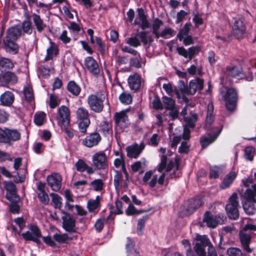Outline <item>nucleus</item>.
<instances>
[{
	"instance_id": "obj_1",
	"label": "nucleus",
	"mask_w": 256,
	"mask_h": 256,
	"mask_svg": "<svg viewBox=\"0 0 256 256\" xmlns=\"http://www.w3.org/2000/svg\"><path fill=\"white\" fill-rule=\"evenodd\" d=\"M179 160L178 157H176L175 163L172 160H170L168 165L167 157L165 155H162L160 157V162L157 166L156 169L160 172H162V174L158 178L156 174H153L152 170L146 172L142 178V181L144 184H148L150 188H154L156 186V184L160 186H162L164 184L166 174L162 172L166 169V172L170 171L174 166L176 170H178L179 167Z\"/></svg>"
},
{
	"instance_id": "obj_2",
	"label": "nucleus",
	"mask_w": 256,
	"mask_h": 256,
	"mask_svg": "<svg viewBox=\"0 0 256 256\" xmlns=\"http://www.w3.org/2000/svg\"><path fill=\"white\" fill-rule=\"evenodd\" d=\"M22 34V30L18 26H12L6 31L2 40V47L6 52L15 54L18 52L19 47L16 41Z\"/></svg>"
},
{
	"instance_id": "obj_3",
	"label": "nucleus",
	"mask_w": 256,
	"mask_h": 256,
	"mask_svg": "<svg viewBox=\"0 0 256 256\" xmlns=\"http://www.w3.org/2000/svg\"><path fill=\"white\" fill-rule=\"evenodd\" d=\"M244 201L242 203L244 211L248 215L254 214L256 211V184L247 188L243 194Z\"/></svg>"
},
{
	"instance_id": "obj_4",
	"label": "nucleus",
	"mask_w": 256,
	"mask_h": 256,
	"mask_svg": "<svg viewBox=\"0 0 256 256\" xmlns=\"http://www.w3.org/2000/svg\"><path fill=\"white\" fill-rule=\"evenodd\" d=\"M106 99V94L104 91L97 92L88 96L87 103L90 109L95 112H101L104 109V102Z\"/></svg>"
},
{
	"instance_id": "obj_5",
	"label": "nucleus",
	"mask_w": 256,
	"mask_h": 256,
	"mask_svg": "<svg viewBox=\"0 0 256 256\" xmlns=\"http://www.w3.org/2000/svg\"><path fill=\"white\" fill-rule=\"evenodd\" d=\"M50 120H56L59 126L64 127L69 125L70 122V110L66 106H60L58 110L57 114H52Z\"/></svg>"
},
{
	"instance_id": "obj_6",
	"label": "nucleus",
	"mask_w": 256,
	"mask_h": 256,
	"mask_svg": "<svg viewBox=\"0 0 256 256\" xmlns=\"http://www.w3.org/2000/svg\"><path fill=\"white\" fill-rule=\"evenodd\" d=\"M20 133L16 129L0 128V142L11 144L20 139Z\"/></svg>"
},
{
	"instance_id": "obj_7",
	"label": "nucleus",
	"mask_w": 256,
	"mask_h": 256,
	"mask_svg": "<svg viewBox=\"0 0 256 256\" xmlns=\"http://www.w3.org/2000/svg\"><path fill=\"white\" fill-rule=\"evenodd\" d=\"M256 230V225L252 224H247L245 225L242 231L239 234L241 244L244 250L248 253H251L253 251V249L249 247V244L251 241V234L247 231Z\"/></svg>"
},
{
	"instance_id": "obj_8",
	"label": "nucleus",
	"mask_w": 256,
	"mask_h": 256,
	"mask_svg": "<svg viewBox=\"0 0 256 256\" xmlns=\"http://www.w3.org/2000/svg\"><path fill=\"white\" fill-rule=\"evenodd\" d=\"M226 218L224 214L213 215L210 212L206 211L204 214L202 222L210 228H214L218 224H222L224 222Z\"/></svg>"
},
{
	"instance_id": "obj_9",
	"label": "nucleus",
	"mask_w": 256,
	"mask_h": 256,
	"mask_svg": "<svg viewBox=\"0 0 256 256\" xmlns=\"http://www.w3.org/2000/svg\"><path fill=\"white\" fill-rule=\"evenodd\" d=\"M238 206V194L234 192L230 197L228 203L226 206V210L230 218L233 220L238 218L239 216Z\"/></svg>"
},
{
	"instance_id": "obj_10",
	"label": "nucleus",
	"mask_w": 256,
	"mask_h": 256,
	"mask_svg": "<svg viewBox=\"0 0 256 256\" xmlns=\"http://www.w3.org/2000/svg\"><path fill=\"white\" fill-rule=\"evenodd\" d=\"M196 242L194 246V249L197 256H206V248L210 246L211 243L210 239L206 235H200L197 234L195 238Z\"/></svg>"
},
{
	"instance_id": "obj_11",
	"label": "nucleus",
	"mask_w": 256,
	"mask_h": 256,
	"mask_svg": "<svg viewBox=\"0 0 256 256\" xmlns=\"http://www.w3.org/2000/svg\"><path fill=\"white\" fill-rule=\"evenodd\" d=\"M77 119L80 120L78 128L80 132L85 134L90 124L88 110L83 107L79 108L76 111Z\"/></svg>"
},
{
	"instance_id": "obj_12",
	"label": "nucleus",
	"mask_w": 256,
	"mask_h": 256,
	"mask_svg": "<svg viewBox=\"0 0 256 256\" xmlns=\"http://www.w3.org/2000/svg\"><path fill=\"white\" fill-rule=\"evenodd\" d=\"M127 112L128 110H122L114 114L115 129L118 133L122 132L124 129L127 127L128 121V116L126 115Z\"/></svg>"
},
{
	"instance_id": "obj_13",
	"label": "nucleus",
	"mask_w": 256,
	"mask_h": 256,
	"mask_svg": "<svg viewBox=\"0 0 256 256\" xmlns=\"http://www.w3.org/2000/svg\"><path fill=\"white\" fill-rule=\"evenodd\" d=\"M246 32V26L242 18H234L232 26V32L234 36L238 40L242 38Z\"/></svg>"
},
{
	"instance_id": "obj_14",
	"label": "nucleus",
	"mask_w": 256,
	"mask_h": 256,
	"mask_svg": "<svg viewBox=\"0 0 256 256\" xmlns=\"http://www.w3.org/2000/svg\"><path fill=\"white\" fill-rule=\"evenodd\" d=\"M226 101V106L230 111L234 110L238 100V94L236 90L233 88H228L226 93L224 95Z\"/></svg>"
},
{
	"instance_id": "obj_15",
	"label": "nucleus",
	"mask_w": 256,
	"mask_h": 256,
	"mask_svg": "<svg viewBox=\"0 0 256 256\" xmlns=\"http://www.w3.org/2000/svg\"><path fill=\"white\" fill-rule=\"evenodd\" d=\"M29 228L30 231H27L22 234L23 238L26 240H30L40 244V238L42 237V234L38 227L36 225H31Z\"/></svg>"
},
{
	"instance_id": "obj_16",
	"label": "nucleus",
	"mask_w": 256,
	"mask_h": 256,
	"mask_svg": "<svg viewBox=\"0 0 256 256\" xmlns=\"http://www.w3.org/2000/svg\"><path fill=\"white\" fill-rule=\"evenodd\" d=\"M92 162L94 166L98 170H104L108 167L107 157L102 152L94 154L92 157Z\"/></svg>"
},
{
	"instance_id": "obj_17",
	"label": "nucleus",
	"mask_w": 256,
	"mask_h": 256,
	"mask_svg": "<svg viewBox=\"0 0 256 256\" xmlns=\"http://www.w3.org/2000/svg\"><path fill=\"white\" fill-rule=\"evenodd\" d=\"M204 202L202 198H192L185 204L184 207H186L184 214L189 215L191 214L196 208L203 204Z\"/></svg>"
},
{
	"instance_id": "obj_18",
	"label": "nucleus",
	"mask_w": 256,
	"mask_h": 256,
	"mask_svg": "<svg viewBox=\"0 0 256 256\" xmlns=\"http://www.w3.org/2000/svg\"><path fill=\"white\" fill-rule=\"evenodd\" d=\"M101 139L100 134L94 132L88 135L82 140V144L84 146L90 148L97 146Z\"/></svg>"
},
{
	"instance_id": "obj_19",
	"label": "nucleus",
	"mask_w": 256,
	"mask_h": 256,
	"mask_svg": "<svg viewBox=\"0 0 256 256\" xmlns=\"http://www.w3.org/2000/svg\"><path fill=\"white\" fill-rule=\"evenodd\" d=\"M144 147L145 144L142 142L140 144H134L127 146L126 148V151L128 157L132 158H136L144 148Z\"/></svg>"
},
{
	"instance_id": "obj_20",
	"label": "nucleus",
	"mask_w": 256,
	"mask_h": 256,
	"mask_svg": "<svg viewBox=\"0 0 256 256\" xmlns=\"http://www.w3.org/2000/svg\"><path fill=\"white\" fill-rule=\"evenodd\" d=\"M18 78L13 72H6L0 74V84L2 86H6L8 84H14L17 82Z\"/></svg>"
},
{
	"instance_id": "obj_21",
	"label": "nucleus",
	"mask_w": 256,
	"mask_h": 256,
	"mask_svg": "<svg viewBox=\"0 0 256 256\" xmlns=\"http://www.w3.org/2000/svg\"><path fill=\"white\" fill-rule=\"evenodd\" d=\"M4 186L8 193L6 198L8 200H14L16 202L20 201V198L16 193V187L15 184L11 182H4Z\"/></svg>"
},
{
	"instance_id": "obj_22",
	"label": "nucleus",
	"mask_w": 256,
	"mask_h": 256,
	"mask_svg": "<svg viewBox=\"0 0 256 256\" xmlns=\"http://www.w3.org/2000/svg\"><path fill=\"white\" fill-rule=\"evenodd\" d=\"M84 66L92 75L96 76L100 72L97 62L92 56H88L84 60Z\"/></svg>"
},
{
	"instance_id": "obj_23",
	"label": "nucleus",
	"mask_w": 256,
	"mask_h": 256,
	"mask_svg": "<svg viewBox=\"0 0 256 256\" xmlns=\"http://www.w3.org/2000/svg\"><path fill=\"white\" fill-rule=\"evenodd\" d=\"M47 182L52 190L58 192L61 188L62 178L58 174H52L47 177Z\"/></svg>"
},
{
	"instance_id": "obj_24",
	"label": "nucleus",
	"mask_w": 256,
	"mask_h": 256,
	"mask_svg": "<svg viewBox=\"0 0 256 256\" xmlns=\"http://www.w3.org/2000/svg\"><path fill=\"white\" fill-rule=\"evenodd\" d=\"M63 228L68 232H75L76 230L75 219L70 214H66L62 217Z\"/></svg>"
},
{
	"instance_id": "obj_25",
	"label": "nucleus",
	"mask_w": 256,
	"mask_h": 256,
	"mask_svg": "<svg viewBox=\"0 0 256 256\" xmlns=\"http://www.w3.org/2000/svg\"><path fill=\"white\" fill-rule=\"evenodd\" d=\"M204 80L200 78H196L191 80L188 88V94H194L198 90L203 88Z\"/></svg>"
},
{
	"instance_id": "obj_26",
	"label": "nucleus",
	"mask_w": 256,
	"mask_h": 256,
	"mask_svg": "<svg viewBox=\"0 0 256 256\" xmlns=\"http://www.w3.org/2000/svg\"><path fill=\"white\" fill-rule=\"evenodd\" d=\"M190 130L184 128L182 134V138L184 140L182 142L180 146L178 148V152L180 153H186L189 150V145L188 144V140L190 138Z\"/></svg>"
},
{
	"instance_id": "obj_27",
	"label": "nucleus",
	"mask_w": 256,
	"mask_h": 256,
	"mask_svg": "<svg viewBox=\"0 0 256 256\" xmlns=\"http://www.w3.org/2000/svg\"><path fill=\"white\" fill-rule=\"evenodd\" d=\"M213 112L214 106L212 102H209L207 106V111L205 124V127L207 130L212 129V126L214 120Z\"/></svg>"
},
{
	"instance_id": "obj_28",
	"label": "nucleus",
	"mask_w": 256,
	"mask_h": 256,
	"mask_svg": "<svg viewBox=\"0 0 256 256\" xmlns=\"http://www.w3.org/2000/svg\"><path fill=\"white\" fill-rule=\"evenodd\" d=\"M128 80L129 87L132 90H137L140 88L141 81L139 74H136L130 76Z\"/></svg>"
},
{
	"instance_id": "obj_29",
	"label": "nucleus",
	"mask_w": 256,
	"mask_h": 256,
	"mask_svg": "<svg viewBox=\"0 0 256 256\" xmlns=\"http://www.w3.org/2000/svg\"><path fill=\"white\" fill-rule=\"evenodd\" d=\"M14 100V94L10 91H6L0 96V102L4 106H10Z\"/></svg>"
},
{
	"instance_id": "obj_30",
	"label": "nucleus",
	"mask_w": 256,
	"mask_h": 256,
	"mask_svg": "<svg viewBox=\"0 0 256 256\" xmlns=\"http://www.w3.org/2000/svg\"><path fill=\"white\" fill-rule=\"evenodd\" d=\"M75 167L77 171L84 172L86 171L88 174H94V168L88 166L82 160H78L75 164Z\"/></svg>"
},
{
	"instance_id": "obj_31",
	"label": "nucleus",
	"mask_w": 256,
	"mask_h": 256,
	"mask_svg": "<svg viewBox=\"0 0 256 256\" xmlns=\"http://www.w3.org/2000/svg\"><path fill=\"white\" fill-rule=\"evenodd\" d=\"M221 130V129L219 130L218 132H215L213 134H209L206 136L200 139V144L202 147L203 148H206L210 144L213 142L220 134Z\"/></svg>"
},
{
	"instance_id": "obj_32",
	"label": "nucleus",
	"mask_w": 256,
	"mask_h": 256,
	"mask_svg": "<svg viewBox=\"0 0 256 256\" xmlns=\"http://www.w3.org/2000/svg\"><path fill=\"white\" fill-rule=\"evenodd\" d=\"M22 164V158H17L14 160V168L16 171L17 176H15L14 181L16 182H22L24 181L25 177L23 175H20L18 170Z\"/></svg>"
},
{
	"instance_id": "obj_33",
	"label": "nucleus",
	"mask_w": 256,
	"mask_h": 256,
	"mask_svg": "<svg viewBox=\"0 0 256 256\" xmlns=\"http://www.w3.org/2000/svg\"><path fill=\"white\" fill-rule=\"evenodd\" d=\"M138 22L135 21L136 24H140L142 29L144 30L149 27L150 24L148 20L146 19V16L144 14V12L142 9H138Z\"/></svg>"
},
{
	"instance_id": "obj_34",
	"label": "nucleus",
	"mask_w": 256,
	"mask_h": 256,
	"mask_svg": "<svg viewBox=\"0 0 256 256\" xmlns=\"http://www.w3.org/2000/svg\"><path fill=\"white\" fill-rule=\"evenodd\" d=\"M100 197L97 196L95 200H90L87 202V208L90 212L96 214L98 212V208L100 207Z\"/></svg>"
},
{
	"instance_id": "obj_35",
	"label": "nucleus",
	"mask_w": 256,
	"mask_h": 256,
	"mask_svg": "<svg viewBox=\"0 0 256 256\" xmlns=\"http://www.w3.org/2000/svg\"><path fill=\"white\" fill-rule=\"evenodd\" d=\"M32 17L37 30L39 32H42L46 27V24L44 22L40 16L34 13Z\"/></svg>"
},
{
	"instance_id": "obj_36",
	"label": "nucleus",
	"mask_w": 256,
	"mask_h": 256,
	"mask_svg": "<svg viewBox=\"0 0 256 256\" xmlns=\"http://www.w3.org/2000/svg\"><path fill=\"white\" fill-rule=\"evenodd\" d=\"M226 72L228 76L238 78L243 76L242 68L234 66L227 67Z\"/></svg>"
},
{
	"instance_id": "obj_37",
	"label": "nucleus",
	"mask_w": 256,
	"mask_h": 256,
	"mask_svg": "<svg viewBox=\"0 0 256 256\" xmlns=\"http://www.w3.org/2000/svg\"><path fill=\"white\" fill-rule=\"evenodd\" d=\"M236 177V174L235 172H229L225 176L220 186L222 189H225L230 186L232 184V182Z\"/></svg>"
},
{
	"instance_id": "obj_38",
	"label": "nucleus",
	"mask_w": 256,
	"mask_h": 256,
	"mask_svg": "<svg viewBox=\"0 0 256 256\" xmlns=\"http://www.w3.org/2000/svg\"><path fill=\"white\" fill-rule=\"evenodd\" d=\"M38 190L39 192L38 193V198L40 200L43 204H46L48 203L49 198L48 194L45 192L44 190V185L42 182H40L38 184Z\"/></svg>"
},
{
	"instance_id": "obj_39",
	"label": "nucleus",
	"mask_w": 256,
	"mask_h": 256,
	"mask_svg": "<svg viewBox=\"0 0 256 256\" xmlns=\"http://www.w3.org/2000/svg\"><path fill=\"white\" fill-rule=\"evenodd\" d=\"M58 54V49L56 44L50 42V46L46 50V55L44 58L45 60H48L52 59L54 56H56Z\"/></svg>"
},
{
	"instance_id": "obj_40",
	"label": "nucleus",
	"mask_w": 256,
	"mask_h": 256,
	"mask_svg": "<svg viewBox=\"0 0 256 256\" xmlns=\"http://www.w3.org/2000/svg\"><path fill=\"white\" fill-rule=\"evenodd\" d=\"M68 91L75 96L79 94L81 88L74 81L70 82L67 84Z\"/></svg>"
},
{
	"instance_id": "obj_41",
	"label": "nucleus",
	"mask_w": 256,
	"mask_h": 256,
	"mask_svg": "<svg viewBox=\"0 0 256 256\" xmlns=\"http://www.w3.org/2000/svg\"><path fill=\"white\" fill-rule=\"evenodd\" d=\"M100 131L107 136L112 133V125L108 122L104 121L100 125Z\"/></svg>"
},
{
	"instance_id": "obj_42",
	"label": "nucleus",
	"mask_w": 256,
	"mask_h": 256,
	"mask_svg": "<svg viewBox=\"0 0 256 256\" xmlns=\"http://www.w3.org/2000/svg\"><path fill=\"white\" fill-rule=\"evenodd\" d=\"M146 166V161L145 159H142L140 160L136 161L131 166L132 170L136 172L139 170L144 169Z\"/></svg>"
},
{
	"instance_id": "obj_43",
	"label": "nucleus",
	"mask_w": 256,
	"mask_h": 256,
	"mask_svg": "<svg viewBox=\"0 0 256 256\" xmlns=\"http://www.w3.org/2000/svg\"><path fill=\"white\" fill-rule=\"evenodd\" d=\"M13 63L10 60L6 58H2L0 60V70L2 72L14 67Z\"/></svg>"
},
{
	"instance_id": "obj_44",
	"label": "nucleus",
	"mask_w": 256,
	"mask_h": 256,
	"mask_svg": "<svg viewBox=\"0 0 256 256\" xmlns=\"http://www.w3.org/2000/svg\"><path fill=\"white\" fill-rule=\"evenodd\" d=\"M192 24L190 23H186L182 28L178 32L177 37L180 41L182 40L185 36L188 35V34L191 28Z\"/></svg>"
},
{
	"instance_id": "obj_45",
	"label": "nucleus",
	"mask_w": 256,
	"mask_h": 256,
	"mask_svg": "<svg viewBox=\"0 0 256 256\" xmlns=\"http://www.w3.org/2000/svg\"><path fill=\"white\" fill-rule=\"evenodd\" d=\"M46 114L44 112H36L34 116V122L37 126H42L46 120Z\"/></svg>"
},
{
	"instance_id": "obj_46",
	"label": "nucleus",
	"mask_w": 256,
	"mask_h": 256,
	"mask_svg": "<svg viewBox=\"0 0 256 256\" xmlns=\"http://www.w3.org/2000/svg\"><path fill=\"white\" fill-rule=\"evenodd\" d=\"M104 182L102 179H96L90 183V186L92 189L95 191L99 192L102 190Z\"/></svg>"
},
{
	"instance_id": "obj_47",
	"label": "nucleus",
	"mask_w": 256,
	"mask_h": 256,
	"mask_svg": "<svg viewBox=\"0 0 256 256\" xmlns=\"http://www.w3.org/2000/svg\"><path fill=\"white\" fill-rule=\"evenodd\" d=\"M226 254L228 256H244L242 250L236 247H230L227 249Z\"/></svg>"
},
{
	"instance_id": "obj_48",
	"label": "nucleus",
	"mask_w": 256,
	"mask_h": 256,
	"mask_svg": "<svg viewBox=\"0 0 256 256\" xmlns=\"http://www.w3.org/2000/svg\"><path fill=\"white\" fill-rule=\"evenodd\" d=\"M162 24V22L158 18L155 19L153 22L152 32L157 38H158L159 29Z\"/></svg>"
},
{
	"instance_id": "obj_49",
	"label": "nucleus",
	"mask_w": 256,
	"mask_h": 256,
	"mask_svg": "<svg viewBox=\"0 0 256 256\" xmlns=\"http://www.w3.org/2000/svg\"><path fill=\"white\" fill-rule=\"evenodd\" d=\"M119 100L122 103L129 104L132 102V97L128 93L122 92L120 95Z\"/></svg>"
},
{
	"instance_id": "obj_50",
	"label": "nucleus",
	"mask_w": 256,
	"mask_h": 256,
	"mask_svg": "<svg viewBox=\"0 0 256 256\" xmlns=\"http://www.w3.org/2000/svg\"><path fill=\"white\" fill-rule=\"evenodd\" d=\"M53 238L58 243H64L68 240V236L66 234L55 233L53 236Z\"/></svg>"
},
{
	"instance_id": "obj_51",
	"label": "nucleus",
	"mask_w": 256,
	"mask_h": 256,
	"mask_svg": "<svg viewBox=\"0 0 256 256\" xmlns=\"http://www.w3.org/2000/svg\"><path fill=\"white\" fill-rule=\"evenodd\" d=\"M148 218V217L147 216H145L138 220L137 226V233L138 235L142 234L144 226Z\"/></svg>"
},
{
	"instance_id": "obj_52",
	"label": "nucleus",
	"mask_w": 256,
	"mask_h": 256,
	"mask_svg": "<svg viewBox=\"0 0 256 256\" xmlns=\"http://www.w3.org/2000/svg\"><path fill=\"white\" fill-rule=\"evenodd\" d=\"M22 28L24 33L30 34L32 32V23L30 20L24 21L22 24Z\"/></svg>"
},
{
	"instance_id": "obj_53",
	"label": "nucleus",
	"mask_w": 256,
	"mask_h": 256,
	"mask_svg": "<svg viewBox=\"0 0 256 256\" xmlns=\"http://www.w3.org/2000/svg\"><path fill=\"white\" fill-rule=\"evenodd\" d=\"M162 102L165 104L166 109L172 110L174 108L175 101L172 98L163 96Z\"/></svg>"
},
{
	"instance_id": "obj_54",
	"label": "nucleus",
	"mask_w": 256,
	"mask_h": 256,
	"mask_svg": "<svg viewBox=\"0 0 256 256\" xmlns=\"http://www.w3.org/2000/svg\"><path fill=\"white\" fill-rule=\"evenodd\" d=\"M8 200L10 202L9 206L10 212L14 214H18L20 210V206L18 204L19 202H16L14 199Z\"/></svg>"
},
{
	"instance_id": "obj_55",
	"label": "nucleus",
	"mask_w": 256,
	"mask_h": 256,
	"mask_svg": "<svg viewBox=\"0 0 256 256\" xmlns=\"http://www.w3.org/2000/svg\"><path fill=\"white\" fill-rule=\"evenodd\" d=\"M50 196L52 197V201L54 203V207L60 208L62 205V198L58 194L54 193L51 194Z\"/></svg>"
},
{
	"instance_id": "obj_56",
	"label": "nucleus",
	"mask_w": 256,
	"mask_h": 256,
	"mask_svg": "<svg viewBox=\"0 0 256 256\" xmlns=\"http://www.w3.org/2000/svg\"><path fill=\"white\" fill-rule=\"evenodd\" d=\"M135 57L132 58L130 60V66H134L136 68H140L142 67V64L140 63L141 57L139 54H137L136 56H134Z\"/></svg>"
},
{
	"instance_id": "obj_57",
	"label": "nucleus",
	"mask_w": 256,
	"mask_h": 256,
	"mask_svg": "<svg viewBox=\"0 0 256 256\" xmlns=\"http://www.w3.org/2000/svg\"><path fill=\"white\" fill-rule=\"evenodd\" d=\"M184 120L186 124L190 128H193L195 126V122L197 120V115L195 114H192L190 117H184Z\"/></svg>"
},
{
	"instance_id": "obj_58",
	"label": "nucleus",
	"mask_w": 256,
	"mask_h": 256,
	"mask_svg": "<svg viewBox=\"0 0 256 256\" xmlns=\"http://www.w3.org/2000/svg\"><path fill=\"white\" fill-rule=\"evenodd\" d=\"M126 44L133 47H138L140 46V42L138 38L134 36L128 38L126 40Z\"/></svg>"
},
{
	"instance_id": "obj_59",
	"label": "nucleus",
	"mask_w": 256,
	"mask_h": 256,
	"mask_svg": "<svg viewBox=\"0 0 256 256\" xmlns=\"http://www.w3.org/2000/svg\"><path fill=\"white\" fill-rule=\"evenodd\" d=\"M176 32L170 28H167L164 29L160 33L158 34V38L160 37H162L164 38H166V36L169 35L170 36H172L175 34Z\"/></svg>"
},
{
	"instance_id": "obj_60",
	"label": "nucleus",
	"mask_w": 256,
	"mask_h": 256,
	"mask_svg": "<svg viewBox=\"0 0 256 256\" xmlns=\"http://www.w3.org/2000/svg\"><path fill=\"white\" fill-rule=\"evenodd\" d=\"M134 241L130 238H127V243L126 247L128 255H131L134 248Z\"/></svg>"
},
{
	"instance_id": "obj_61",
	"label": "nucleus",
	"mask_w": 256,
	"mask_h": 256,
	"mask_svg": "<svg viewBox=\"0 0 256 256\" xmlns=\"http://www.w3.org/2000/svg\"><path fill=\"white\" fill-rule=\"evenodd\" d=\"M254 149L252 146H248L245 148V158L247 160H252L254 156Z\"/></svg>"
},
{
	"instance_id": "obj_62",
	"label": "nucleus",
	"mask_w": 256,
	"mask_h": 256,
	"mask_svg": "<svg viewBox=\"0 0 256 256\" xmlns=\"http://www.w3.org/2000/svg\"><path fill=\"white\" fill-rule=\"evenodd\" d=\"M24 92L26 99L28 102H31L34 98L32 88L29 87L25 88H24Z\"/></svg>"
},
{
	"instance_id": "obj_63",
	"label": "nucleus",
	"mask_w": 256,
	"mask_h": 256,
	"mask_svg": "<svg viewBox=\"0 0 256 256\" xmlns=\"http://www.w3.org/2000/svg\"><path fill=\"white\" fill-rule=\"evenodd\" d=\"M160 138L157 134H154L150 138L148 144L153 146H156L160 142Z\"/></svg>"
},
{
	"instance_id": "obj_64",
	"label": "nucleus",
	"mask_w": 256,
	"mask_h": 256,
	"mask_svg": "<svg viewBox=\"0 0 256 256\" xmlns=\"http://www.w3.org/2000/svg\"><path fill=\"white\" fill-rule=\"evenodd\" d=\"M106 220L104 218H98L94 224V228L98 232H100L103 229Z\"/></svg>"
}]
</instances>
